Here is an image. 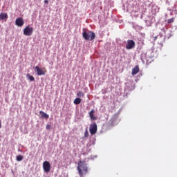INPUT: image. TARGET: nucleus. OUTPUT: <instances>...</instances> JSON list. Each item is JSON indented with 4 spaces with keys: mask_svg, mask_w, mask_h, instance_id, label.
I'll return each instance as SVG.
<instances>
[{
    "mask_svg": "<svg viewBox=\"0 0 177 177\" xmlns=\"http://www.w3.org/2000/svg\"><path fill=\"white\" fill-rule=\"evenodd\" d=\"M77 171L80 177L88 172V167H86V161H80L78 162Z\"/></svg>",
    "mask_w": 177,
    "mask_h": 177,
    "instance_id": "f257e3e1",
    "label": "nucleus"
},
{
    "mask_svg": "<svg viewBox=\"0 0 177 177\" xmlns=\"http://www.w3.org/2000/svg\"><path fill=\"white\" fill-rule=\"evenodd\" d=\"M89 131L91 135H95V133L97 132V124H96L95 122L91 124L90 125Z\"/></svg>",
    "mask_w": 177,
    "mask_h": 177,
    "instance_id": "20e7f679",
    "label": "nucleus"
},
{
    "mask_svg": "<svg viewBox=\"0 0 177 177\" xmlns=\"http://www.w3.org/2000/svg\"><path fill=\"white\" fill-rule=\"evenodd\" d=\"M174 20H175L174 18L169 19H167V23H168L169 24H171V23H174Z\"/></svg>",
    "mask_w": 177,
    "mask_h": 177,
    "instance_id": "f3484780",
    "label": "nucleus"
},
{
    "mask_svg": "<svg viewBox=\"0 0 177 177\" xmlns=\"http://www.w3.org/2000/svg\"><path fill=\"white\" fill-rule=\"evenodd\" d=\"M139 73V66H136L131 71L132 75H136Z\"/></svg>",
    "mask_w": 177,
    "mask_h": 177,
    "instance_id": "9b49d317",
    "label": "nucleus"
},
{
    "mask_svg": "<svg viewBox=\"0 0 177 177\" xmlns=\"http://www.w3.org/2000/svg\"><path fill=\"white\" fill-rule=\"evenodd\" d=\"M26 77L28 78V80H30V81H35L34 76L30 75V74H28Z\"/></svg>",
    "mask_w": 177,
    "mask_h": 177,
    "instance_id": "4468645a",
    "label": "nucleus"
},
{
    "mask_svg": "<svg viewBox=\"0 0 177 177\" xmlns=\"http://www.w3.org/2000/svg\"><path fill=\"white\" fill-rule=\"evenodd\" d=\"M43 169L45 172H50V163L48 161L44 162Z\"/></svg>",
    "mask_w": 177,
    "mask_h": 177,
    "instance_id": "39448f33",
    "label": "nucleus"
},
{
    "mask_svg": "<svg viewBox=\"0 0 177 177\" xmlns=\"http://www.w3.org/2000/svg\"><path fill=\"white\" fill-rule=\"evenodd\" d=\"M44 3H49V1L48 0H44Z\"/></svg>",
    "mask_w": 177,
    "mask_h": 177,
    "instance_id": "4be33fe9",
    "label": "nucleus"
},
{
    "mask_svg": "<svg viewBox=\"0 0 177 177\" xmlns=\"http://www.w3.org/2000/svg\"><path fill=\"white\" fill-rule=\"evenodd\" d=\"M74 104H80L81 103V98H75L73 101Z\"/></svg>",
    "mask_w": 177,
    "mask_h": 177,
    "instance_id": "ddd939ff",
    "label": "nucleus"
},
{
    "mask_svg": "<svg viewBox=\"0 0 177 177\" xmlns=\"http://www.w3.org/2000/svg\"><path fill=\"white\" fill-rule=\"evenodd\" d=\"M50 128H52V127L50 126V124H47V125L46 126V129L49 130V129H50Z\"/></svg>",
    "mask_w": 177,
    "mask_h": 177,
    "instance_id": "aec40b11",
    "label": "nucleus"
},
{
    "mask_svg": "<svg viewBox=\"0 0 177 177\" xmlns=\"http://www.w3.org/2000/svg\"><path fill=\"white\" fill-rule=\"evenodd\" d=\"M39 114H40L41 118H45L46 120H48V118H49V115H48L46 113H45L42 111H39Z\"/></svg>",
    "mask_w": 177,
    "mask_h": 177,
    "instance_id": "f8f14e48",
    "label": "nucleus"
},
{
    "mask_svg": "<svg viewBox=\"0 0 177 177\" xmlns=\"http://www.w3.org/2000/svg\"><path fill=\"white\" fill-rule=\"evenodd\" d=\"M0 128H2V125L1 124V120H0Z\"/></svg>",
    "mask_w": 177,
    "mask_h": 177,
    "instance_id": "5701e85b",
    "label": "nucleus"
},
{
    "mask_svg": "<svg viewBox=\"0 0 177 177\" xmlns=\"http://www.w3.org/2000/svg\"><path fill=\"white\" fill-rule=\"evenodd\" d=\"M15 24L18 27H23L24 26V20L21 17H19L16 19Z\"/></svg>",
    "mask_w": 177,
    "mask_h": 177,
    "instance_id": "6e6552de",
    "label": "nucleus"
},
{
    "mask_svg": "<svg viewBox=\"0 0 177 177\" xmlns=\"http://www.w3.org/2000/svg\"><path fill=\"white\" fill-rule=\"evenodd\" d=\"M82 37L86 41H93L96 38V35L93 31L84 30Z\"/></svg>",
    "mask_w": 177,
    "mask_h": 177,
    "instance_id": "f03ea898",
    "label": "nucleus"
},
{
    "mask_svg": "<svg viewBox=\"0 0 177 177\" xmlns=\"http://www.w3.org/2000/svg\"><path fill=\"white\" fill-rule=\"evenodd\" d=\"M89 117L91 120V121H96V120H97V118L96 116H95V109H92L89 113Z\"/></svg>",
    "mask_w": 177,
    "mask_h": 177,
    "instance_id": "1a4fd4ad",
    "label": "nucleus"
},
{
    "mask_svg": "<svg viewBox=\"0 0 177 177\" xmlns=\"http://www.w3.org/2000/svg\"><path fill=\"white\" fill-rule=\"evenodd\" d=\"M32 32H34V28L26 26L24 29V35H26V37H30V35H32Z\"/></svg>",
    "mask_w": 177,
    "mask_h": 177,
    "instance_id": "7ed1b4c3",
    "label": "nucleus"
},
{
    "mask_svg": "<svg viewBox=\"0 0 177 177\" xmlns=\"http://www.w3.org/2000/svg\"><path fill=\"white\" fill-rule=\"evenodd\" d=\"M8 13L1 12L0 14V20H5V21H6V20H8Z\"/></svg>",
    "mask_w": 177,
    "mask_h": 177,
    "instance_id": "9d476101",
    "label": "nucleus"
},
{
    "mask_svg": "<svg viewBox=\"0 0 177 177\" xmlns=\"http://www.w3.org/2000/svg\"><path fill=\"white\" fill-rule=\"evenodd\" d=\"M17 161H23V156L18 155L16 158Z\"/></svg>",
    "mask_w": 177,
    "mask_h": 177,
    "instance_id": "dca6fc26",
    "label": "nucleus"
},
{
    "mask_svg": "<svg viewBox=\"0 0 177 177\" xmlns=\"http://www.w3.org/2000/svg\"><path fill=\"white\" fill-rule=\"evenodd\" d=\"M157 38H158V36H155V37H153V40H154V41H156Z\"/></svg>",
    "mask_w": 177,
    "mask_h": 177,
    "instance_id": "412c9836",
    "label": "nucleus"
},
{
    "mask_svg": "<svg viewBox=\"0 0 177 177\" xmlns=\"http://www.w3.org/2000/svg\"><path fill=\"white\" fill-rule=\"evenodd\" d=\"M35 71L37 73V75H45V73H46V71L42 70L38 66H35Z\"/></svg>",
    "mask_w": 177,
    "mask_h": 177,
    "instance_id": "423d86ee",
    "label": "nucleus"
},
{
    "mask_svg": "<svg viewBox=\"0 0 177 177\" xmlns=\"http://www.w3.org/2000/svg\"><path fill=\"white\" fill-rule=\"evenodd\" d=\"M88 136H89V132H88V129H86L84 132V138H88Z\"/></svg>",
    "mask_w": 177,
    "mask_h": 177,
    "instance_id": "a211bd4d",
    "label": "nucleus"
},
{
    "mask_svg": "<svg viewBox=\"0 0 177 177\" xmlns=\"http://www.w3.org/2000/svg\"><path fill=\"white\" fill-rule=\"evenodd\" d=\"M135 41L133 40H128L127 44H126L127 49H133L135 47Z\"/></svg>",
    "mask_w": 177,
    "mask_h": 177,
    "instance_id": "0eeeda50",
    "label": "nucleus"
},
{
    "mask_svg": "<svg viewBox=\"0 0 177 177\" xmlns=\"http://www.w3.org/2000/svg\"><path fill=\"white\" fill-rule=\"evenodd\" d=\"M77 96L78 97H84V96H85V95L84 94V93H82V91H79L77 93Z\"/></svg>",
    "mask_w": 177,
    "mask_h": 177,
    "instance_id": "2eb2a0df",
    "label": "nucleus"
},
{
    "mask_svg": "<svg viewBox=\"0 0 177 177\" xmlns=\"http://www.w3.org/2000/svg\"><path fill=\"white\" fill-rule=\"evenodd\" d=\"M173 10L174 12V13H176V15L177 14V6L175 5L174 7H173Z\"/></svg>",
    "mask_w": 177,
    "mask_h": 177,
    "instance_id": "6ab92c4d",
    "label": "nucleus"
}]
</instances>
